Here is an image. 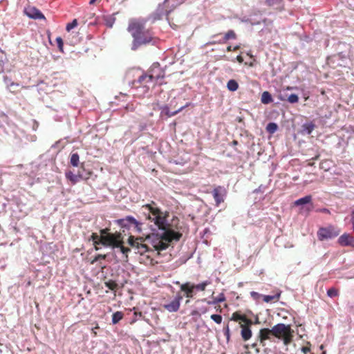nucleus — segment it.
<instances>
[{
    "instance_id": "2eb2a0df",
    "label": "nucleus",
    "mask_w": 354,
    "mask_h": 354,
    "mask_svg": "<svg viewBox=\"0 0 354 354\" xmlns=\"http://www.w3.org/2000/svg\"><path fill=\"white\" fill-rule=\"evenodd\" d=\"M180 290L185 292L186 297L192 298L194 295V284L187 282L181 284Z\"/></svg>"
},
{
    "instance_id": "c756f323",
    "label": "nucleus",
    "mask_w": 354,
    "mask_h": 354,
    "mask_svg": "<svg viewBox=\"0 0 354 354\" xmlns=\"http://www.w3.org/2000/svg\"><path fill=\"white\" fill-rule=\"evenodd\" d=\"M123 240H122V238L121 239V240L120 241V246H118V248H119L120 249V251L121 252L125 255L126 258L127 259L128 258V253L130 252V248H127V247H124L123 245Z\"/></svg>"
},
{
    "instance_id": "7ed1b4c3",
    "label": "nucleus",
    "mask_w": 354,
    "mask_h": 354,
    "mask_svg": "<svg viewBox=\"0 0 354 354\" xmlns=\"http://www.w3.org/2000/svg\"><path fill=\"white\" fill-rule=\"evenodd\" d=\"M271 331H272V335L282 340L286 346L289 345L292 342L294 330L290 325L277 324L271 328Z\"/></svg>"
},
{
    "instance_id": "0eeeda50",
    "label": "nucleus",
    "mask_w": 354,
    "mask_h": 354,
    "mask_svg": "<svg viewBox=\"0 0 354 354\" xmlns=\"http://www.w3.org/2000/svg\"><path fill=\"white\" fill-rule=\"evenodd\" d=\"M147 73L149 75V76L145 77V78L152 80L155 84L158 82L159 79H162L165 77V72L160 67V65L158 63L153 64L148 71Z\"/></svg>"
},
{
    "instance_id": "a18cd8bd",
    "label": "nucleus",
    "mask_w": 354,
    "mask_h": 354,
    "mask_svg": "<svg viewBox=\"0 0 354 354\" xmlns=\"http://www.w3.org/2000/svg\"><path fill=\"white\" fill-rule=\"evenodd\" d=\"M109 231H110L109 228H104V229L100 230V237H103L104 236H106V234H110L111 233L109 232Z\"/></svg>"
},
{
    "instance_id": "5701e85b",
    "label": "nucleus",
    "mask_w": 354,
    "mask_h": 354,
    "mask_svg": "<svg viewBox=\"0 0 354 354\" xmlns=\"http://www.w3.org/2000/svg\"><path fill=\"white\" fill-rule=\"evenodd\" d=\"M311 201H312V196L310 195H308V196H306L305 197H303L297 200L295 202V205H297V206L301 205L304 204L310 203L311 202Z\"/></svg>"
},
{
    "instance_id": "20e7f679",
    "label": "nucleus",
    "mask_w": 354,
    "mask_h": 354,
    "mask_svg": "<svg viewBox=\"0 0 354 354\" xmlns=\"http://www.w3.org/2000/svg\"><path fill=\"white\" fill-rule=\"evenodd\" d=\"M116 222L122 228L129 229L131 227H133L138 233H140L142 231V223L137 221L132 216H127L123 218L118 219Z\"/></svg>"
},
{
    "instance_id": "864d4df0",
    "label": "nucleus",
    "mask_w": 354,
    "mask_h": 354,
    "mask_svg": "<svg viewBox=\"0 0 354 354\" xmlns=\"http://www.w3.org/2000/svg\"><path fill=\"white\" fill-rule=\"evenodd\" d=\"M93 245H94V247H95V250H98L100 249V248H99V247H98V245H99V244L93 243Z\"/></svg>"
},
{
    "instance_id": "f03ea898",
    "label": "nucleus",
    "mask_w": 354,
    "mask_h": 354,
    "mask_svg": "<svg viewBox=\"0 0 354 354\" xmlns=\"http://www.w3.org/2000/svg\"><path fill=\"white\" fill-rule=\"evenodd\" d=\"M128 31L133 37L131 49L136 50L142 46L148 44L154 45L156 43L157 38L150 28H147L145 23L142 20H131L127 28Z\"/></svg>"
},
{
    "instance_id": "603ef678",
    "label": "nucleus",
    "mask_w": 354,
    "mask_h": 354,
    "mask_svg": "<svg viewBox=\"0 0 354 354\" xmlns=\"http://www.w3.org/2000/svg\"><path fill=\"white\" fill-rule=\"evenodd\" d=\"M232 145L233 146L237 145H238V141H237V140H233V141L232 142Z\"/></svg>"
},
{
    "instance_id": "4468645a",
    "label": "nucleus",
    "mask_w": 354,
    "mask_h": 354,
    "mask_svg": "<svg viewBox=\"0 0 354 354\" xmlns=\"http://www.w3.org/2000/svg\"><path fill=\"white\" fill-rule=\"evenodd\" d=\"M338 243L342 246H354V239L348 234H344L338 239Z\"/></svg>"
},
{
    "instance_id": "6e6d98bb",
    "label": "nucleus",
    "mask_w": 354,
    "mask_h": 354,
    "mask_svg": "<svg viewBox=\"0 0 354 354\" xmlns=\"http://www.w3.org/2000/svg\"><path fill=\"white\" fill-rule=\"evenodd\" d=\"M318 158H319V156H315V157L313 158V160H317V159H318Z\"/></svg>"
},
{
    "instance_id": "b1692460",
    "label": "nucleus",
    "mask_w": 354,
    "mask_h": 354,
    "mask_svg": "<svg viewBox=\"0 0 354 354\" xmlns=\"http://www.w3.org/2000/svg\"><path fill=\"white\" fill-rule=\"evenodd\" d=\"M124 314L121 311H117L112 315V322L113 324H116L120 320L123 319Z\"/></svg>"
},
{
    "instance_id": "ea45409f",
    "label": "nucleus",
    "mask_w": 354,
    "mask_h": 354,
    "mask_svg": "<svg viewBox=\"0 0 354 354\" xmlns=\"http://www.w3.org/2000/svg\"><path fill=\"white\" fill-rule=\"evenodd\" d=\"M56 42L60 51H63L64 42L60 37L56 38Z\"/></svg>"
},
{
    "instance_id": "412c9836",
    "label": "nucleus",
    "mask_w": 354,
    "mask_h": 354,
    "mask_svg": "<svg viewBox=\"0 0 354 354\" xmlns=\"http://www.w3.org/2000/svg\"><path fill=\"white\" fill-rule=\"evenodd\" d=\"M261 101L263 104H268L272 102L271 94L268 91H264L261 95Z\"/></svg>"
},
{
    "instance_id": "aec40b11",
    "label": "nucleus",
    "mask_w": 354,
    "mask_h": 354,
    "mask_svg": "<svg viewBox=\"0 0 354 354\" xmlns=\"http://www.w3.org/2000/svg\"><path fill=\"white\" fill-rule=\"evenodd\" d=\"M66 178L69 180L72 184H75L79 179L82 178V176L74 174L71 171L66 172Z\"/></svg>"
},
{
    "instance_id": "473e14b6",
    "label": "nucleus",
    "mask_w": 354,
    "mask_h": 354,
    "mask_svg": "<svg viewBox=\"0 0 354 354\" xmlns=\"http://www.w3.org/2000/svg\"><path fill=\"white\" fill-rule=\"evenodd\" d=\"M90 240H92L93 243L102 244V237L98 236L97 233H93L91 236Z\"/></svg>"
},
{
    "instance_id": "9d476101",
    "label": "nucleus",
    "mask_w": 354,
    "mask_h": 354,
    "mask_svg": "<svg viewBox=\"0 0 354 354\" xmlns=\"http://www.w3.org/2000/svg\"><path fill=\"white\" fill-rule=\"evenodd\" d=\"M25 14L31 19H46L44 15L41 11L34 6H28L24 10Z\"/></svg>"
},
{
    "instance_id": "8fccbe9b",
    "label": "nucleus",
    "mask_w": 354,
    "mask_h": 354,
    "mask_svg": "<svg viewBox=\"0 0 354 354\" xmlns=\"http://www.w3.org/2000/svg\"><path fill=\"white\" fill-rule=\"evenodd\" d=\"M226 50H227V52H230V51L233 50V48H232L231 46H229L227 47Z\"/></svg>"
},
{
    "instance_id": "9b49d317",
    "label": "nucleus",
    "mask_w": 354,
    "mask_h": 354,
    "mask_svg": "<svg viewBox=\"0 0 354 354\" xmlns=\"http://www.w3.org/2000/svg\"><path fill=\"white\" fill-rule=\"evenodd\" d=\"M252 324V322L251 323L246 322L245 324H240V327L241 328V337L244 341H248L252 337V333L250 328L251 325Z\"/></svg>"
},
{
    "instance_id": "f704fd0d",
    "label": "nucleus",
    "mask_w": 354,
    "mask_h": 354,
    "mask_svg": "<svg viewBox=\"0 0 354 354\" xmlns=\"http://www.w3.org/2000/svg\"><path fill=\"white\" fill-rule=\"evenodd\" d=\"M266 129L268 132L273 133L277 131V125L274 122H270L267 125Z\"/></svg>"
},
{
    "instance_id": "dca6fc26",
    "label": "nucleus",
    "mask_w": 354,
    "mask_h": 354,
    "mask_svg": "<svg viewBox=\"0 0 354 354\" xmlns=\"http://www.w3.org/2000/svg\"><path fill=\"white\" fill-rule=\"evenodd\" d=\"M236 38V35L234 32V31L232 30H230L225 34V35L222 39H220L218 41H210L209 44L212 45H214L216 44H224L230 39H235Z\"/></svg>"
},
{
    "instance_id": "f8f14e48",
    "label": "nucleus",
    "mask_w": 354,
    "mask_h": 354,
    "mask_svg": "<svg viewBox=\"0 0 354 354\" xmlns=\"http://www.w3.org/2000/svg\"><path fill=\"white\" fill-rule=\"evenodd\" d=\"M271 335H272V331H271V329L267 328H261L259 330L258 335V340L259 341L260 345L263 347L265 346L266 340L270 339Z\"/></svg>"
},
{
    "instance_id": "58836bf2",
    "label": "nucleus",
    "mask_w": 354,
    "mask_h": 354,
    "mask_svg": "<svg viewBox=\"0 0 354 354\" xmlns=\"http://www.w3.org/2000/svg\"><path fill=\"white\" fill-rule=\"evenodd\" d=\"M211 319L214 320L216 324H221L222 322V317L220 315H212Z\"/></svg>"
},
{
    "instance_id": "5fc2aeb1",
    "label": "nucleus",
    "mask_w": 354,
    "mask_h": 354,
    "mask_svg": "<svg viewBox=\"0 0 354 354\" xmlns=\"http://www.w3.org/2000/svg\"><path fill=\"white\" fill-rule=\"evenodd\" d=\"M95 1H96V0H91V1H90V2H89V3H90V4H93V3H95Z\"/></svg>"
},
{
    "instance_id": "4be33fe9",
    "label": "nucleus",
    "mask_w": 354,
    "mask_h": 354,
    "mask_svg": "<svg viewBox=\"0 0 354 354\" xmlns=\"http://www.w3.org/2000/svg\"><path fill=\"white\" fill-rule=\"evenodd\" d=\"M281 296V292H277L274 295H262L263 300L266 303L271 302L272 300L278 301Z\"/></svg>"
},
{
    "instance_id": "423d86ee",
    "label": "nucleus",
    "mask_w": 354,
    "mask_h": 354,
    "mask_svg": "<svg viewBox=\"0 0 354 354\" xmlns=\"http://www.w3.org/2000/svg\"><path fill=\"white\" fill-rule=\"evenodd\" d=\"M122 238L120 232L111 233L102 237V245L118 248L120 246V241Z\"/></svg>"
},
{
    "instance_id": "13d9d810",
    "label": "nucleus",
    "mask_w": 354,
    "mask_h": 354,
    "mask_svg": "<svg viewBox=\"0 0 354 354\" xmlns=\"http://www.w3.org/2000/svg\"><path fill=\"white\" fill-rule=\"evenodd\" d=\"M308 165L312 166V165H313V163H309Z\"/></svg>"
},
{
    "instance_id": "4c0bfd02",
    "label": "nucleus",
    "mask_w": 354,
    "mask_h": 354,
    "mask_svg": "<svg viewBox=\"0 0 354 354\" xmlns=\"http://www.w3.org/2000/svg\"><path fill=\"white\" fill-rule=\"evenodd\" d=\"M106 258V254H97L94 257L93 260L91 261V264H94L97 261L101 260V259H105Z\"/></svg>"
},
{
    "instance_id": "f257e3e1",
    "label": "nucleus",
    "mask_w": 354,
    "mask_h": 354,
    "mask_svg": "<svg viewBox=\"0 0 354 354\" xmlns=\"http://www.w3.org/2000/svg\"><path fill=\"white\" fill-rule=\"evenodd\" d=\"M142 208L149 211L147 219L153 223V225H151V230L153 232L157 230L162 231L158 243L154 245L156 250H164L169 247V243L172 241L180 240L182 234L174 230L172 225L167 221V218L169 217L168 212L161 211L160 208L156 207L154 201L142 205Z\"/></svg>"
},
{
    "instance_id": "bf43d9fd",
    "label": "nucleus",
    "mask_w": 354,
    "mask_h": 354,
    "mask_svg": "<svg viewBox=\"0 0 354 354\" xmlns=\"http://www.w3.org/2000/svg\"><path fill=\"white\" fill-rule=\"evenodd\" d=\"M353 308V306H351L350 310L351 311Z\"/></svg>"
},
{
    "instance_id": "1a4fd4ad",
    "label": "nucleus",
    "mask_w": 354,
    "mask_h": 354,
    "mask_svg": "<svg viewBox=\"0 0 354 354\" xmlns=\"http://www.w3.org/2000/svg\"><path fill=\"white\" fill-rule=\"evenodd\" d=\"M183 299V297L180 295H177L175 298L168 304H164L163 308L169 311V313L177 312L180 306V301Z\"/></svg>"
},
{
    "instance_id": "2f4dec72",
    "label": "nucleus",
    "mask_w": 354,
    "mask_h": 354,
    "mask_svg": "<svg viewBox=\"0 0 354 354\" xmlns=\"http://www.w3.org/2000/svg\"><path fill=\"white\" fill-rule=\"evenodd\" d=\"M265 3L268 6H280L283 3V0H265Z\"/></svg>"
},
{
    "instance_id": "c03bdc74",
    "label": "nucleus",
    "mask_w": 354,
    "mask_h": 354,
    "mask_svg": "<svg viewBox=\"0 0 354 354\" xmlns=\"http://www.w3.org/2000/svg\"><path fill=\"white\" fill-rule=\"evenodd\" d=\"M223 330H224V335H225L227 340L229 341L230 337L229 326L227 325L226 327L223 329Z\"/></svg>"
},
{
    "instance_id": "7c9ffc66",
    "label": "nucleus",
    "mask_w": 354,
    "mask_h": 354,
    "mask_svg": "<svg viewBox=\"0 0 354 354\" xmlns=\"http://www.w3.org/2000/svg\"><path fill=\"white\" fill-rule=\"evenodd\" d=\"M225 300V295L221 293L217 297L213 298L212 301H207L209 304H216L221 302H223Z\"/></svg>"
},
{
    "instance_id": "39448f33",
    "label": "nucleus",
    "mask_w": 354,
    "mask_h": 354,
    "mask_svg": "<svg viewBox=\"0 0 354 354\" xmlns=\"http://www.w3.org/2000/svg\"><path fill=\"white\" fill-rule=\"evenodd\" d=\"M340 231L334 226L321 227L317 232V237L319 241L333 239L339 234Z\"/></svg>"
},
{
    "instance_id": "37998d69",
    "label": "nucleus",
    "mask_w": 354,
    "mask_h": 354,
    "mask_svg": "<svg viewBox=\"0 0 354 354\" xmlns=\"http://www.w3.org/2000/svg\"><path fill=\"white\" fill-rule=\"evenodd\" d=\"M189 104H190V103H187L185 106H183L180 107L178 110L176 111H174V112H172V113H167V115H168L169 116H173V115H174L177 114L178 112L181 111L183 109H185V108H186V107L189 106Z\"/></svg>"
},
{
    "instance_id": "de8ad7c7",
    "label": "nucleus",
    "mask_w": 354,
    "mask_h": 354,
    "mask_svg": "<svg viewBox=\"0 0 354 354\" xmlns=\"http://www.w3.org/2000/svg\"><path fill=\"white\" fill-rule=\"evenodd\" d=\"M236 60H237V62H238L239 63H240V64L243 63V57H242V56H241V55H238V56L236 57Z\"/></svg>"
},
{
    "instance_id": "052dcab7",
    "label": "nucleus",
    "mask_w": 354,
    "mask_h": 354,
    "mask_svg": "<svg viewBox=\"0 0 354 354\" xmlns=\"http://www.w3.org/2000/svg\"><path fill=\"white\" fill-rule=\"evenodd\" d=\"M310 354H314V353H310Z\"/></svg>"
},
{
    "instance_id": "bb28decb",
    "label": "nucleus",
    "mask_w": 354,
    "mask_h": 354,
    "mask_svg": "<svg viewBox=\"0 0 354 354\" xmlns=\"http://www.w3.org/2000/svg\"><path fill=\"white\" fill-rule=\"evenodd\" d=\"M209 284H210V281H203L202 283L196 284V285L194 284V290H196L205 291L206 289V287Z\"/></svg>"
},
{
    "instance_id": "a878e982",
    "label": "nucleus",
    "mask_w": 354,
    "mask_h": 354,
    "mask_svg": "<svg viewBox=\"0 0 354 354\" xmlns=\"http://www.w3.org/2000/svg\"><path fill=\"white\" fill-rule=\"evenodd\" d=\"M149 250V248L148 245L145 244L144 241H141L138 250L136 251V253L142 255L145 253H146L147 252H148Z\"/></svg>"
},
{
    "instance_id": "a19ab883",
    "label": "nucleus",
    "mask_w": 354,
    "mask_h": 354,
    "mask_svg": "<svg viewBox=\"0 0 354 354\" xmlns=\"http://www.w3.org/2000/svg\"><path fill=\"white\" fill-rule=\"evenodd\" d=\"M250 295L253 299L255 301H259L260 298L262 297V295L257 292L252 291L250 292Z\"/></svg>"
},
{
    "instance_id": "6e6552de",
    "label": "nucleus",
    "mask_w": 354,
    "mask_h": 354,
    "mask_svg": "<svg viewBox=\"0 0 354 354\" xmlns=\"http://www.w3.org/2000/svg\"><path fill=\"white\" fill-rule=\"evenodd\" d=\"M227 190L222 186H217L213 189L212 195L216 207H218L221 203L224 202Z\"/></svg>"
},
{
    "instance_id": "f3484780",
    "label": "nucleus",
    "mask_w": 354,
    "mask_h": 354,
    "mask_svg": "<svg viewBox=\"0 0 354 354\" xmlns=\"http://www.w3.org/2000/svg\"><path fill=\"white\" fill-rule=\"evenodd\" d=\"M144 241L145 239L142 237H135L134 236L131 235L128 239V244L136 251H137L140 243L141 241Z\"/></svg>"
},
{
    "instance_id": "49530a36",
    "label": "nucleus",
    "mask_w": 354,
    "mask_h": 354,
    "mask_svg": "<svg viewBox=\"0 0 354 354\" xmlns=\"http://www.w3.org/2000/svg\"><path fill=\"white\" fill-rule=\"evenodd\" d=\"M301 351H302V352H303L304 354H310V353H311V352H310V347H308V346H303V347L301 348Z\"/></svg>"
},
{
    "instance_id": "c9c22d12",
    "label": "nucleus",
    "mask_w": 354,
    "mask_h": 354,
    "mask_svg": "<svg viewBox=\"0 0 354 354\" xmlns=\"http://www.w3.org/2000/svg\"><path fill=\"white\" fill-rule=\"evenodd\" d=\"M77 26V20L76 19H73V21L71 23H68L67 25H66V30L69 32L71 31L73 28H74L75 27H76Z\"/></svg>"
},
{
    "instance_id": "e433bc0d",
    "label": "nucleus",
    "mask_w": 354,
    "mask_h": 354,
    "mask_svg": "<svg viewBox=\"0 0 354 354\" xmlns=\"http://www.w3.org/2000/svg\"><path fill=\"white\" fill-rule=\"evenodd\" d=\"M287 100L292 104L297 103L299 101V97L296 94H291L288 96Z\"/></svg>"
},
{
    "instance_id": "09e8293b",
    "label": "nucleus",
    "mask_w": 354,
    "mask_h": 354,
    "mask_svg": "<svg viewBox=\"0 0 354 354\" xmlns=\"http://www.w3.org/2000/svg\"><path fill=\"white\" fill-rule=\"evenodd\" d=\"M257 346H258L257 343H254V344H252V347L256 350L257 353H259V349L257 347Z\"/></svg>"
},
{
    "instance_id": "a211bd4d",
    "label": "nucleus",
    "mask_w": 354,
    "mask_h": 354,
    "mask_svg": "<svg viewBox=\"0 0 354 354\" xmlns=\"http://www.w3.org/2000/svg\"><path fill=\"white\" fill-rule=\"evenodd\" d=\"M231 320L239 322L240 324H245L246 322L251 323V319H248L245 315L241 314L239 312H235L232 315Z\"/></svg>"
},
{
    "instance_id": "6ab92c4d",
    "label": "nucleus",
    "mask_w": 354,
    "mask_h": 354,
    "mask_svg": "<svg viewBox=\"0 0 354 354\" xmlns=\"http://www.w3.org/2000/svg\"><path fill=\"white\" fill-rule=\"evenodd\" d=\"M315 127V125L312 122L305 123L301 127V128H302L301 133L303 134L310 135L312 133V131L314 130Z\"/></svg>"
},
{
    "instance_id": "cd10ccee",
    "label": "nucleus",
    "mask_w": 354,
    "mask_h": 354,
    "mask_svg": "<svg viewBox=\"0 0 354 354\" xmlns=\"http://www.w3.org/2000/svg\"><path fill=\"white\" fill-rule=\"evenodd\" d=\"M104 284L109 290L113 291H116V290L118 288V283L115 281L111 279L105 281Z\"/></svg>"
},
{
    "instance_id": "393cba45",
    "label": "nucleus",
    "mask_w": 354,
    "mask_h": 354,
    "mask_svg": "<svg viewBox=\"0 0 354 354\" xmlns=\"http://www.w3.org/2000/svg\"><path fill=\"white\" fill-rule=\"evenodd\" d=\"M227 88L230 91H235L239 88V84L234 80H230L227 83Z\"/></svg>"
},
{
    "instance_id": "ddd939ff",
    "label": "nucleus",
    "mask_w": 354,
    "mask_h": 354,
    "mask_svg": "<svg viewBox=\"0 0 354 354\" xmlns=\"http://www.w3.org/2000/svg\"><path fill=\"white\" fill-rule=\"evenodd\" d=\"M149 75L148 73L143 74L139 77L137 84L138 85L137 86H142L145 88L144 92L148 91L149 88V84H155L152 80H149L148 78H145V77H149Z\"/></svg>"
},
{
    "instance_id": "c85d7f7f",
    "label": "nucleus",
    "mask_w": 354,
    "mask_h": 354,
    "mask_svg": "<svg viewBox=\"0 0 354 354\" xmlns=\"http://www.w3.org/2000/svg\"><path fill=\"white\" fill-rule=\"evenodd\" d=\"M79 155L77 153H73L71 156L70 162L73 167H77L79 165Z\"/></svg>"
},
{
    "instance_id": "4d7b16f0",
    "label": "nucleus",
    "mask_w": 354,
    "mask_h": 354,
    "mask_svg": "<svg viewBox=\"0 0 354 354\" xmlns=\"http://www.w3.org/2000/svg\"><path fill=\"white\" fill-rule=\"evenodd\" d=\"M248 55H249L250 57H252V55L250 54V53H248Z\"/></svg>"
},
{
    "instance_id": "79ce46f5",
    "label": "nucleus",
    "mask_w": 354,
    "mask_h": 354,
    "mask_svg": "<svg viewBox=\"0 0 354 354\" xmlns=\"http://www.w3.org/2000/svg\"><path fill=\"white\" fill-rule=\"evenodd\" d=\"M6 60V55L3 50L0 49V65H2Z\"/></svg>"
},
{
    "instance_id": "3c124183",
    "label": "nucleus",
    "mask_w": 354,
    "mask_h": 354,
    "mask_svg": "<svg viewBox=\"0 0 354 354\" xmlns=\"http://www.w3.org/2000/svg\"><path fill=\"white\" fill-rule=\"evenodd\" d=\"M239 48H240V46L239 45L235 46L234 47H233V51H236V50H239Z\"/></svg>"
},
{
    "instance_id": "72a5a7b5",
    "label": "nucleus",
    "mask_w": 354,
    "mask_h": 354,
    "mask_svg": "<svg viewBox=\"0 0 354 354\" xmlns=\"http://www.w3.org/2000/svg\"><path fill=\"white\" fill-rule=\"evenodd\" d=\"M327 295L330 297H335L339 295V290L335 288H329L327 290Z\"/></svg>"
}]
</instances>
